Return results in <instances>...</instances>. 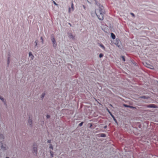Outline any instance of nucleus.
Listing matches in <instances>:
<instances>
[{"instance_id": "obj_29", "label": "nucleus", "mask_w": 158, "mask_h": 158, "mask_svg": "<svg viewBox=\"0 0 158 158\" xmlns=\"http://www.w3.org/2000/svg\"><path fill=\"white\" fill-rule=\"evenodd\" d=\"M83 122H81V123H80L79 124V125L80 126H81L82 125V124H83Z\"/></svg>"}, {"instance_id": "obj_38", "label": "nucleus", "mask_w": 158, "mask_h": 158, "mask_svg": "<svg viewBox=\"0 0 158 158\" xmlns=\"http://www.w3.org/2000/svg\"><path fill=\"white\" fill-rule=\"evenodd\" d=\"M110 105L111 106H112V105H111V104H110Z\"/></svg>"}, {"instance_id": "obj_28", "label": "nucleus", "mask_w": 158, "mask_h": 158, "mask_svg": "<svg viewBox=\"0 0 158 158\" xmlns=\"http://www.w3.org/2000/svg\"><path fill=\"white\" fill-rule=\"evenodd\" d=\"M53 2L54 4V5H55L56 6L58 5L57 3H56L55 1H53Z\"/></svg>"}, {"instance_id": "obj_14", "label": "nucleus", "mask_w": 158, "mask_h": 158, "mask_svg": "<svg viewBox=\"0 0 158 158\" xmlns=\"http://www.w3.org/2000/svg\"><path fill=\"white\" fill-rule=\"evenodd\" d=\"M49 148L51 149V150H53V146L52 144L51 143L49 144Z\"/></svg>"}, {"instance_id": "obj_25", "label": "nucleus", "mask_w": 158, "mask_h": 158, "mask_svg": "<svg viewBox=\"0 0 158 158\" xmlns=\"http://www.w3.org/2000/svg\"><path fill=\"white\" fill-rule=\"evenodd\" d=\"M123 60V61H125V57L123 56H121Z\"/></svg>"}, {"instance_id": "obj_19", "label": "nucleus", "mask_w": 158, "mask_h": 158, "mask_svg": "<svg viewBox=\"0 0 158 158\" xmlns=\"http://www.w3.org/2000/svg\"><path fill=\"white\" fill-rule=\"evenodd\" d=\"M112 118H113V120H114V121H115V123L118 124V123H117V122L116 120V119L115 118V117H114V116H112Z\"/></svg>"}, {"instance_id": "obj_13", "label": "nucleus", "mask_w": 158, "mask_h": 158, "mask_svg": "<svg viewBox=\"0 0 158 158\" xmlns=\"http://www.w3.org/2000/svg\"><path fill=\"white\" fill-rule=\"evenodd\" d=\"M50 154L52 158L54 156V153L52 150L49 151Z\"/></svg>"}, {"instance_id": "obj_37", "label": "nucleus", "mask_w": 158, "mask_h": 158, "mask_svg": "<svg viewBox=\"0 0 158 158\" xmlns=\"http://www.w3.org/2000/svg\"><path fill=\"white\" fill-rule=\"evenodd\" d=\"M5 158H10L8 157H6Z\"/></svg>"}, {"instance_id": "obj_26", "label": "nucleus", "mask_w": 158, "mask_h": 158, "mask_svg": "<svg viewBox=\"0 0 158 158\" xmlns=\"http://www.w3.org/2000/svg\"><path fill=\"white\" fill-rule=\"evenodd\" d=\"M130 14L132 15V16L133 17H135V15H134V14L133 13H131Z\"/></svg>"}, {"instance_id": "obj_20", "label": "nucleus", "mask_w": 158, "mask_h": 158, "mask_svg": "<svg viewBox=\"0 0 158 158\" xmlns=\"http://www.w3.org/2000/svg\"><path fill=\"white\" fill-rule=\"evenodd\" d=\"M45 94L44 93H43L41 95V98L43 99L44 98V96H45Z\"/></svg>"}, {"instance_id": "obj_22", "label": "nucleus", "mask_w": 158, "mask_h": 158, "mask_svg": "<svg viewBox=\"0 0 158 158\" xmlns=\"http://www.w3.org/2000/svg\"><path fill=\"white\" fill-rule=\"evenodd\" d=\"M40 39L41 40V42H42V44H43L44 43V39L42 37H41Z\"/></svg>"}, {"instance_id": "obj_2", "label": "nucleus", "mask_w": 158, "mask_h": 158, "mask_svg": "<svg viewBox=\"0 0 158 158\" xmlns=\"http://www.w3.org/2000/svg\"><path fill=\"white\" fill-rule=\"evenodd\" d=\"M37 152V146H34L33 147L32 150V153L34 156H36Z\"/></svg>"}, {"instance_id": "obj_11", "label": "nucleus", "mask_w": 158, "mask_h": 158, "mask_svg": "<svg viewBox=\"0 0 158 158\" xmlns=\"http://www.w3.org/2000/svg\"><path fill=\"white\" fill-rule=\"evenodd\" d=\"M29 56L30 57L31 60H33L34 58V56L32 54V53L31 52H29Z\"/></svg>"}, {"instance_id": "obj_16", "label": "nucleus", "mask_w": 158, "mask_h": 158, "mask_svg": "<svg viewBox=\"0 0 158 158\" xmlns=\"http://www.w3.org/2000/svg\"><path fill=\"white\" fill-rule=\"evenodd\" d=\"M99 46L101 47L102 48L103 50H105V47L102 44H99Z\"/></svg>"}, {"instance_id": "obj_8", "label": "nucleus", "mask_w": 158, "mask_h": 158, "mask_svg": "<svg viewBox=\"0 0 158 158\" xmlns=\"http://www.w3.org/2000/svg\"><path fill=\"white\" fill-rule=\"evenodd\" d=\"M0 99L3 102L4 104L6 103V100L2 96L0 95Z\"/></svg>"}, {"instance_id": "obj_1", "label": "nucleus", "mask_w": 158, "mask_h": 158, "mask_svg": "<svg viewBox=\"0 0 158 158\" xmlns=\"http://www.w3.org/2000/svg\"><path fill=\"white\" fill-rule=\"evenodd\" d=\"M95 13L98 19L101 20L103 19V14L104 13L103 7L102 6L99 4L98 6V8L95 10Z\"/></svg>"}, {"instance_id": "obj_3", "label": "nucleus", "mask_w": 158, "mask_h": 158, "mask_svg": "<svg viewBox=\"0 0 158 158\" xmlns=\"http://www.w3.org/2000/svg\"><path fill=\"white\" fill-rule=\"evenodd\" d=\"M51 40L53 44V46L54 48L56 47L57 44L54 37H53L51 38Z\"/></svg>"}, {"instance_id": "obj_24", "label": "nucleus", "mask_w": 158, "mask_h": 158, "mask_svg": "<svg viewBox=\"0 0 158 158\" xmlns=\"http://www.w3.org/2000/svg\"><path fill=\"white\" fill-rule=\"evenodd\" d=\"M103 56V55L102 54V53H100V54L99 55V57L100 58H101Z\"/></svg>"}, {"instance_id": "obj_21", "label": "nucleus", "mask_w": 158, "mask_h": 158, "mask_svg": "<svg viewBox=\"0 0 158 158\" xmlns=\"http://www.w3.org/2000/svg\"><path fill=\"white\" fill-rule=\"evenodd\" d=\"M100 136L102 137H105L106 136V135L104 134H101Z\"/></svg>"}, {"instance_id": "obj_30", "label": "nucleus", "mask_w": 158, "mask_h": 158, "mask_svg": "<svg viewBox=\"0 0 158 158\" xmlns=\"http://www.w3.org/2000/svg\"><path fill=\"white\" fill-rule=\"evenodd\" d=\"M51 140H48L47 141V143H50L51 142Z\"/></svg>"}, {"instance_id": "obj_27", "label": "nucleus", "mask_w": 158, "mask_h": 158, "mask_svg": "<svg viewBox=\"0 0 158 158\" xmlns=\"http://www.w3.org/2000/svg\"><path fill=\"white\" fill-rule=\"evenodd\" d=\"M71 8L70 7H69V11H68L69 13H71Z\"/></svg>"}, {"instance_id": "obj_9", "label": "nucleus", "mask_w": 158, "mask_h": 158, "mask_svg": "<svg viewBox=\"0 0 158 158\" xmlns=\"http://www.w3.org/2000/svg\"><path fill=\"white\" fill-rule=\"evenodd\" d=\"M68 36L69 37L72 39H74V37L73 35L70 33H68Z\"/></svg>"}, {"instance_id": "obj_15", "label": "nucleus", "mask_w": 158, "mask_h": 158, "mask_svg": "<svg viewBox=\"0 0 158 158\" xmlns=\"http://www.w3.org/2000/svg\"><path fill=\"white\" fill-rule=\"evenodd\" d=\"M111 37L113 39H115V35L113 33H111Z\"/></svg>"}, {"instance_id": "obj_35", "label": "nucleus", "mask_w": 158, "mask_h": 158, "mask_svg": "<svg viewBox=\"0 0 158 158\" xmlns=\"http://www.w3.org/2000/svg\"><path fill=\"white\" fill-rule=\"evenodd\" d=\"M106 127H107V126H105V127H104V128H106Z\"/></svg>"}, {"instance_id": "obj_4", "label": "nucleus", "mask_w": 158, "mask_h": 158, "mask_svg": "<svg viewBox=\"0 0 158 158\" xmlns=\"http://www.w3.org/2000/svg\"><path fill=\"white\" fill-rule=\"evenodd\" d=\"M7 147L5 144H2L0 148V149L3 151H6L7 149Z\"/></svg>"}, {"instance_id": "obj_18", "label": "nucleus", "mask_w": 158, "mask_h": 158, "mask_svg": "<svg viewBox=\"0 0 158 158\" xmlns=\"http://www.w3.org/2000/svg\"><path fill=\"white\" fill-rule=\"evenodd\" d=\"M107 111L108 112V113L110 114L111 116L112 117V116H114V115L112 114L111 112L110 111V110L107 108L106 109Z\"/></svg>"}, {"instance_id": "obj_33", "label": "nucleus", "mask_w": 158, "mask_h": 158, "mask_svg": "<svg viewBox=\"0 0 158 158\" xmlns=\"http://www.w3.org/2000/svg\"><path fill=\"white\" fill-rule=\"evenodd\" d=\"M154 158H158V156H155V157H154Z\"/></svg>"}, {"instance_id": "obj_36", "label": "nucleus", "mask_w": 158, "mask_h": 158, "mask_svg": "<svg viewBox=\"0 0 158 158\" xmlns=\"http://www.w3.org/2000/svg\"><path fill=\"white\" fill-rule=\"evenodd\" d=\"M142 98H144V97H141Z\"/></svg>"}, {"instance_id": "obj_10", "label": "nucleus", "mask_w": 158, "mask_h": 158, "mask_svg": "<svg viewBox=\"0 0 158 158\" xmlns=\"http://www.w3.org/2000/svg\"><path fill=\"white\" fill-rule=\"evenodd\" d=\"M4 139V137L3 134L0 133V140L2 141Z\"/></svg>"}, {"instance_id": "obj_17", "label": "nucleus", "mask_w": 158, "mask_h": 158, "mask_svg": "<svg viewBox=\"0 0 158 158\" xmlns=\"http://www.w3.org/2000/svg\"><path fill=\"white\" fill-rule=\"evenodd\" d=\"M38 42V40H36L35 42V48H36L37 47V43Z\"/></svg>"}, {"instance_id": "obj_34", "label": "nucleus", "mask_w": 158, "mask_h": 158, "mask_svg": "<svg viewBox=\"0 0 158 158\" xmlns=\"http://www.w3.org/2000/svg\"><path fill=\"white\" fill-rule=\"evenodd\" d=\"M69 25L71 26V24H70V23H69Z\"/></svg>"}, {"instance_id": "obj_32", "label": "nucleus", "mask_w": 158, "mask_h": 158, "mask_svg": "<svg viewBox=\"0 0 158 158\" xmlns=\"http://www.w3.org/2000/svg\"><path fill=\"white\" fill-rule=\"evenodd\" d=\"M9 64V60H8V64Z\"/></svg>"}, {"instance_id": "obj_6", "label": "nucleus", "mask_w": 158, "mask_h": 158, "mask_svg": "<svg viewBox=\"0 0 158 158\" xmlns=\"http://www.w3.org/2000/svg\"><path fill=\"white\" fill-rule=\"evenodd\" d=\"M146 107L147 108H156L157 107L156 106L153 104H151L148 105H147L146 106Z\"/></svg>"}, {"instance_id": "obj_7", "label": "nucleus", "mask_w": 158, "mask_h": 158, "mask_svg": "<svg viewBox=\"0 0 158 158\" xmlns=\"http://www.w3.org/2000/svg\"><path fill=\"white\" fill-rule=\"evenodd\" d=\"M28 124L31 127L32 125V121L31 119H29L28 121Z\"/></svg>"}, {"instance_id": "obj_12", "label": "nucleus", "mask_w": 158, "mask_h": 158, "mask_svg": "<svg viewBox=\"0 0 158 158\" xmlns=\"http://www.w3.org/2000/svg\"><path fill=\"white\" fill-rule=\"evenodd\" d=\"M124 106L125 107H129V108L134 109L136 108V107H134V106H128V105H125V104H124Z\"/></svg>"}, {"instance_id": "obj_39", "label": "nucleus", "mask_w": 158, "mask_h": 158, "mask_svg": "<svg viewBox=\"0 0 158 158\" xmlns=\"http://www.w3.org/2000/svg\"><path fill=\"white\" fill-rule=\"evenodd\" d=\"M92 126V125L91 124V125H90V127H91V126Z\"/></svg>"}, {"instance_id": "obj_5", "label": "nucleus", "mask_w": 158, "mask_h": 158, "mask_svg": "<svg viewBox=\"0 0 158 158\" xmlns=\"http://www.w3.org/2000/svg\"><path fill=\"white\" fill-rule=\"evenodd\" d=\"M144 65L146 67L148 68L151 69H153L154 68L153 67L152 65L148 64L146 62L144 63Z\"/></svg>"}, {"instance_id": "obj_40", "label": "nucleus", "mask_w": 158, "mask_h": 158, "mask_svg": "<svg viewBox=\"0 0 158 158\" xmlns=\"http://www.w3.org/2000/svg\"><path fill=\"white\" fill-rule=\"evenodd\" d=\"M83 7H84V8H85V6H83Z\"/></svg>"}, {"instance_id": "obj_31", "label": "nucleus", "mask_w": 158, "mask_h": 158, "mask_svg": "<svg viewBox=\"0 0 158 158\" xmlns=\"http://www.w3.org/2000/svg\"><path fill=\"white\" fill-rule=\"evenodd\" d=\"M47 118H49L50 116L49 115H47Z\"/></svg>"}, {"instance_id": "obj_23", "label": "nucleus", "mask_w": 158, "mask_h": 158, "mask_svg": "<svg viewBox=\"0 0 158 158\" xmlns=\"http://www.w3.org/2000/svg\"><path fill=\"white\" fill-rule=\"evenodd\" d=\"M71 8L72 9V10L73 11L74 10V7L73 3L71 4Z\"/></svg>"}]
</instances>
